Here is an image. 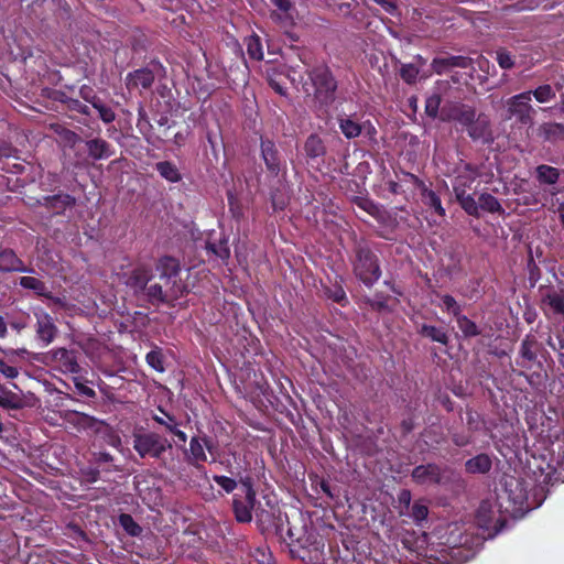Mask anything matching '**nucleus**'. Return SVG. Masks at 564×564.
Segmentation results:
<instances>
[{"instance_id": "nucleus-31", "label": "nucleus", "mask_w": 564, "mask_h": 564, "mask_svg": "<svg viewBox=\"0 0 564 564\" xmlns=\"http://www.w3.org/2000/svg\"><path fill=\"white\" fill-rule=\"evenodd\" d=\"M505 486L506 491L509 492V499L516 505L522 506L528 500V490L520 478L511 477Z\"/></svg>"}, {"instance_id": "nucleus-3", "label": "nucleus", "mask_w": 564, "mask_h": 564, "mask_svg": "<svg viewBox=\"0 0 564 564\" xmlns=\"http://www.w3.org/2000/svg\"><path fill=\"white\" fill-rule=\"evenodd\" d=\"M442 121H455L460 124L474 142L490 144L494 142V132L489 117L477 113L476 108L460 102L449 101L441 109Z\"/></svg>"}, {"instance_id": "nucleus-35", "label": "nucleus", "mask_w": 564, "mask_h": 564, "mask_svg": "<svg viewBox=\"0 0 564 564\" xmlns=\"http://www.w3.org/2000/svg\"><path fill=\"white\" fill-rule=\"evenodd\" d=\"M338 127L347 139H355L361 134L362 124L352 120L349 116L338 118Z\"/></svg>"}, {"instance_id": "nucleus-41", "label": "nucleus", "mask_w": 564, "mask_h": 564, "mask_svg": "<svg viewBox=\"0 0 564 564\" xmlns=\"http://www.w3.org/2000/svg\"><path fill=\"white\" fill-rule=\"evenodd\" d=\"M91 107L97 110L100 120L104 123H111L116 120V113L113 109L108 106L100 97L93 101Z\"/></svg>"}, {"instance_id": "nucleus-32", "label": "nucleus", "mask_w": 564, "mask_h": 564, "mask_svg": "<svg viewBox=\"0 0 564 564\" xmlns=\"http://www.w3.org/2000/svg\"><path fill=\"white\" fill-rule=\"evenodd\" d=\"M228 241V237L223 235L217 241L208 239L206 241L205 248L208 253L214 254L223 262H227V260L230 258V248Z\"/></svg>"}, {"instance_id": "nucleus-16", "label": "nucleus", "mask_w": 564, "mask_h": 564, "mask_svg": "<svg viewBox=\"0 0 564 564\" xmlns=\"http://www.w3.org/2000/svg\"><path fill=\"white\" fill-rule=\"evenodd\" d=\"M473 65V59L468 56L451 55L446 57H435L431 63L433 72L443 75L453 68H468Z\"/></svg>"}, {"instance_id": "nucleus-51", "label": "nucleus", "mask_w": 564, "mask_h": 564, "mask_svg": "<svg viewBox=\"0 0 564 564\" xmlns=\"http://www.w3.org/2000/svg\"><path fill=\"white\" fill-rule=\"evenodd\" d=\"M411 518L416 525H421L423 521L427 519L429 508L421 501H415L411 508Z\"/></svg>"}, {"instance_id": "nucleus-64", "label": "nucleus", "mask_w": 564, "mask_h": 564, "mask_svg": "<svg viewBox=\"0 0 564 564\" xmlns=\"http://www.w3.org/2000/svg\"><path fill=\"white\" fill-rule=\"evenodd\" d=\"M345 564H379V562L366 553H357L350 561H347Z\"/></svg>"}, {"instance_id": "nucleus-27", "label": "nucleus", "mask_w": 564, "mask_h": 564, "mask_svg": "<svg viewBox=\"0 0 564 564\" xmlns=\"http://www.w3.org/2000/svg\"><path fill=\"white\" fill-rule=\"evenodd\" d=\"M492 468V460L491 457L486 454L481 453L478 454L465 462V470L468 474L476 475V474H488Z\"/></svg>"}, {"instance_id": "nucleus-58", "label": "nucleus", "mask_w": 564, "mask_h": 564, "mask_svg": "<svg viewBox=\"0 0 564 564\" xmlns=\"http://www.w3.org/2000/svg\"><path fill=\"white\" fill-rule=\"evenodd\" d=\"M366 303L377 312L388 310V296L382 293H376L375 299H367Z\"/></svg>"}, {"instance_id": "nucleus-62", "label": "nucleus", "mask_w": 564, "mask_h": 564, "mask_svg": "<svg viewBox=\"0 0 564 564\" xmlns=\"http://www.w3.org/2000/svg\"><path fill=\"white\" fill-rule=\"evenodd\" d=\"M104 440L109 446L113 448L120 449L122 446V440L120 435L110 427H108L105 432Z\"/></svg>"}, {"instance_id": "nucleus-5", "label": "nucleus", "mask_w": 564, "mask_h": 564, "mask_svg": "<svg viewBox=\"0 0 564 564\" xmlns=\"http://www.w3.org/2000/svg\"><path fill=\"white\" fill-rule=\"evenodd\" d=\"M349 263L354 276L368 289H371L382 276L378 250L366 239L355 241Z\"/></svg>"}, {"instance_id": "nucleus-6", "label": "nucleus", "mask_w": 564, "mask_h": 564, "mask_svg": "<svg viewBox=\"0 0 564 564\" xmlns=\"http://www.w3.org/2000/svg\"><path fill=\"white\" fill-rule=\"evenodd\" d=\"M132 446L141 458L162 460L166 451L172 449V443L154 431L134 432Z\"/></svg>"}, {"instance_id": "nucleus-25", "label": "nucleus", "mask_w": 564, "mask_h": 564, "mask_svg": "<svg viewBox=\"0 0 564 564\" xmlns=\"http://www.w3.org/2000/svg\"><path fill=\"white\" fill-rule=\"evenodd\" d=\"M25 406V400L21 392H13L4 386H0V408L3 410H21Z\"/></svg>"}, {"instance_id": "nucleus-54", "label": "nucleus", "mask_w": 564, "mask_h": 564, "mask_svg": "<svg viewBox=\"0 0 564 564\" xmlns=\"http://www.w3.org/2000/svg\"><path fill=\"white\" fill-rule=\"evenodd\" d=\"M246 564H272L271 554L265 552L264 549L257 547L249 554Z\"/></svg>"}, {"instance_id": "nucleus-44", "label": "nucleus", "mask_w": 564, "mask_h": 564, "mask_svg": "<svg viewBox=\"0 0 564 564\" xmlns=\"http://www.w3.org/2000/svg\"><path fill=\"white\" fill-rule=\"evenodd\" d=\"M530 91L531 97L533 96L540 104L550 102L556 96L555 89L549 84L540 85L534 90Z\"/></svg>"}, {"instance_id": "nucleus-24", "label": "nucleus", "mask_w": 564, "mask_h": 564, "mask_svg": "<svg viewBox=\"0 0 564 564\" xmlns=\"http://www.w3.org/2000/svg\"><path fill=\"white\" fill-rule=\"evenodd\" d=\"M416 332L421 337L429 338L431 341L438 343L444 346L449 344L448 332L445 327L422 324L417 326Z\"/></svg>"}, {"instance_id": "nucleus-53", "label": "nucleus", "mask_w": 564, "mask_h": 564, "mask_svg": "<svg viewBox=\"0 0 564 564\" xmlns=\"http://www.w3.org/2000/svg\"><path fill=\"white\" fill-rule=\"evenodd\" d=\"M395 176L398 177V180L401 183L411 184L419 191H421L424 186H426V184L421 178H419L416 175H414L413 173L403 171V170H401L400 172H395Z\"/></svg>"}, {"instance_id": "nucleus-43", "label": "nucleus", "mask_w": 564, "mask_h": 564, "mask_svg": "<svg viewBox=\"0 0 564 564\" xmlns=\"http://www.w3.org/2000/svg\"><path fill=\"white\" fill-rule=\"evenodd\" d=\"M455 197L466 214L473 217H479L478 202L475 200L471 194L467 193Z\"/></svg>"}, {"instance_id": "nucleus-49", "label": "nucleus", "mask_w": 564, "mask_h": 564, "mask_svg": "<svg viewBox=\"0 0 564 564\" xmlns=\"http://www.w3.org/2000/svg\"><path fill=\"white\" fill-rule=\"evenodd\" d=\"M227 199H228V207L229 213L231 214L232 218L236 220H240L243 217V208L239 200V198L236 196V194L232 191L227 192Z\"/></svg>"}, {"instance_id": "nucleus-50", "label": "nucleus", "mask_w": 564, "mask_h": 564, "mask_svg": "<svg viewBox=\"0 0 564 564\" xmlns=\"http://www.w3.org/2000/svg\"><path fill=\"white\" fill-rule=\"evenodd\" d=\"M147 364L158 372H164L163 354L160 348L149 351L145 356Z\"/></svg>"}, {"instance_id": "nucleus-59", "label": "nucleus", "mask_w": 564, "mask_h": 564, "mask_svg": "<svg viewBox=\"0 0 564 564\" xmlns=\"http://www.w3.org/2000/svg\"><path fill=\"white\" fill-rule=\"evenodd\" d=\"M546 343L554 351H557L558 361L564 366V337L558 335L554 340L552 336H549Z\"/></svg>"}, {"instance_id": "nucleus-2", "label": "nucleus", "mask_w": 564, "mask_h": 564, "mask_svg": "<svg viewBox=\"0 0 564 564\" xmlns=\"http://www.w3.org/2000/svg\"><path fill=\"white\" fill-rule=\"evenodd\" d=\"M156 270L160 272L159 282H150L142 292L152 305L176 301L188 292L187 285L180 278L181 268L177 259L162 257Z\"/></svg>"}, {"instance_id": "nucleus-21", "label": "nucleus", "mask_w": 564, "mask_h": 564, "mask_svg": "<svg viewBox=\"0 0 564 564\" xmlns=\"http://www.w3.org/2000/svg\"><path fill=\"white\" fill-rule=\"evenodd\" d=\"M494 510L491 508V505L489 502L482 501L477 510L476 513V521L479 527L485 528L489 530L490 528L494 529L495 534L500 532L502 528L506 524V520L498 518L495 523L491 525L494 520Z\"/></svg>"}, {"instance_id": "nucleus-10", "label": "nucleus", "mask_w": 564, "mask_h": 564, "mask_svg": "<svg viewBox=\"0 0 564 564\" xmlns=\"http://www.w3.org/2000/svg\"><path fill=\"white\" fill-rule=\"evenodd\" d=\"M411 478L420 486H438L443 482V468L435 463L417 465L412 469Z\"/></svg>"}, {"instance_id": "nucleus-15", "label": "nucleus", "mask_w": 564, "mask_h": 564, "mask_svg": "<svg viewBox=\"0 0 564 564\" xmlns=\"http://www.w3.org/2000/svg\"><path fill=\"white\" fill-rule=\"evenodd\" d=\"M185 460L198 470H204V463L208 460L203 442V435H194L189 440V447L185 451Z\"/></svg>"}, {"instance_id": "nucleus-12", "label": "nucleus", "mask_w": 564, "mask_h": 564, "mask_svg": "<svg viewBox=\"0 0 564 564\" xmlns=\"http://www.w3.org/2000/svg\"><path fill=\"white\" fill-rule=\"evenodd\" d=\"M37 204L45 207L53 216H61L67 209L75 207L77 199L70 194L59 192L54 195L43 196L42 199L37 200Z\"/></svg>"}, {"instance_id": "nucleus-4", "label": "nucleus", "mask_w": 564, "mask_h": 564, "mask_svg": "<svg viewBox=\"0 0 564 564\" xmlns=\"http://www.w3.org/2000/svg\"><path fill=\"white\" fill-rule=\"evenodd\" d=\"M236 465L228 464L226 469L232 476L239 478L240 491L234 494L232 497V512L235 519L239 523H249L252 520V511L257 503V492L254 489V480L250 475V463L243 459H237L234 455Z\"/></svg>"}, {"instance_id": "nucleus-33", "label": "nucleus", "mask_w": 564, "mask_h": 564, "mask_svg": "<svg viewBox=\"0 0 564 564\" xmlns=\"http://www.w3.org/2000/svg\"><path fill=\"white\" fill-rule=\"evenodd\" d=\"M420 194L424 205L432 208L441 217H444L446 215V212L442 206L440 196L433 189L429 188L427 186H424L420 191Z\"/></svg>"}, {"instance_id": "nucleus-20", "label": "nucleus", "mask_w": 564, "mask_h": 564, "mask_svg": "<svg viewBox=\"0 0 564 564\" xmlns=\"http://www.w3.org/2000/svg\"><path fill=\"white\" fill-rule=\"evenodd\" d=\"M0 272L32 273L34 269L26 267L12 249H3L0 250Z\"/></svg>"}, {"instance_id": "nucleus-40", "label": "nucleus", "mask_w": 564, "mask_h": 564, "mask_svg": "<svg viewBox=\"0 0 564 564\" xmlns=\"http://www.w3.org/2000/svg\"><path fill=\"white\" fill-rule=\"evenodd\" d=\"M118 523L130 536H139L143 531L142 527L129 513H120L118 516Z\"/></svg>"}, {"instance_id": "nucleus-9", "label": "nucleus", "mask_w": 564, "mask_h": 564, "mask_svg": "<svg viewBox=\"0 0 564 564\" xmlns=\"http://www.w3.org/2000/svg\"><path fill=\"white\" fill-rule=\"evenodd\" d=\"M260 154L268 173L273 177L279 176L281 171L285 167V162L272 139L260 138Z\"/></svg>"}, {"instance_id": "nucleus-63", "label": "nucleus", "mask_w": 564, "mask_h": 564, "mask_svg": "<svg viewBox=\"0 0 564 564\" xmlns=\"http://www.w3.org/2000/svg\"><path fill=\"white\" fill-rule=\"evenodd\" d=\"M80 98L86 101L87 104H91L95 101L99 96L97 95L96 90L89 86V85H82L79 87L78 91Z\"/></svg>"}, {"instance_id": "nucleus-7", "label": "nucleus", "mask_w": 564, "mask_h": 564, "mask_svg": "<svg viewBox=\"0 0 564 564\" xmlns=\"http://www.w3.org/2000/svg\"><path fill=\"white\" fill-rule=\"evenodd\" d=\"M531 91H523L510 97L507 101L510 117H514L517 122L523 126L533 123L534 109L531 104Z\"/></svg>"}, {"instance_id": "nucleus-61", "label": "nucleus", "mask_w": 564, "mask_h": 564, "mask_svg": "<svg viewBox=\"0 0 564 564\" xmlns=\"http://www.w3.org/2000/svg\"><path fill=\"white\" fill-rule=\"evenodd\" d=\"M356 204L359 208L364 209L371 216H376L379 213V206L369 198L358 197Z\"/></svg>"}, {"instance_id": "nucleus-26", "label": "nucleus", "mask_w": 564, "mask_h": 564, "mask_svg": "<svg viewBox=\"0 0 564 564\" xmlns=\"http://www.w3.org/2000/svg\"><path fill=\"white\" fill-rule=\"evenodd\" d=\"M465 171L466 172L458 174L453 182L455 196L467 194L476 181V171L470 164L465 166Z\"/></svg>"}, {"instance_id": "nucleus-1", "label": "nucleus", "mask_w": 564, "mask_h": 564, "mask_svg": "<svg viewBox=\"0 0 564 564\" xmlns=\"http://www.w3.org/2000/svg\"><path fill=\"white\" fill-rule=\"evenodd\" d=\"M305 72L296 67H290L288 77L293 84H300L302 91L312 97L319 107H329L336 99L338 82L326 63H318L311 66L303 61Z\"/></svg>"}, {"instance_id": "nucleus-30", "label": "nucleus", "mask_w": 564, "mask_h": 564, "mask_svg": "<svg viewBox=\"0 0 564 564\" xmlns=\"http://www.w3.org/2000/svg\"><path fill=\"white\" fill-rule=\"evenodd\" d=\"M304 152L307 159L316 160L326 154V145L318 134L312 133L304 142Z\"/></svg>"}, {"instance_id": "nucleus-14", "label": "nucleus", "mask_w": 564, "mask_h": 564, "mask_svg": "<svg viewBox=\"0 0 564 564\" xmlns=\"http://www.w3.org/2000/svg\"><path fill=\"white\" fill-rule=\"evenodd\" d=\"M541 308L547 318L554 316L564 319V289H550L543 294Z\"/></svg>"}, {"instance_id": "nucleus-8", "label": "nucleus", "mask_w": 564, "mask_h": 564, "mask_svg": "<svg viewBox=\"0 0 564 564\" xmlns=\"http://www.w3.org/2000/svg\"><path fill=\"white\" fill-rule=\"evenodd\" d=\"M45 357L55 369L65 375L80 371L77 350L58 347L48 351Z\"/></svg>"}, {"instance_id": "nucleus-47", "label": "nucleus", "mask_w": 564, "mask_h": 564, "mask_svg": "<svg viewBox=\"0 0 564 564\" xmlns=\"http://www.w3.org/2000/svg\"><path fill=\"white\" fill-rule=\"evenodd\" d=\"M420 69L415 64H402L399 70L401 79L408 85H414L417 82Z\"/></svg>"}, {"instance_id": "nucleus-36", "label": "nucleus", "mask_w": 564, "mask_h": 564, "mask_svg": "<svg viewBox=\"0 0 564 564\" xmlns=\"http://www.w3.org/2000/svg\"><path fill=\"white\" fill-rule=\"evenodd\" d=\"M479 209L490 214L505 215V209L497 197L489 193H481L478 197Z\"/></svg>"}, {"instance_id": "nucleus-19", "label": "nucleus", "mask_w": 564, "mask_h": 564, "mask_svg": "<svg viewBox=\"0 0 564 564\" xmlns=\"http://www.w3.org/2000/svg\"><path fill=\"white\" fill-rule=\"evenodd\" d=\"M283 541L288 544L290 554L293 558L305 560L308 556L306 543L308 538L305 534L296 535L291 528H288Z\"/></svg>"}, {"instance_id": "nucleus-57", "label": "nucleus", "mask_w": 564, "mask_h": 564, "mask_svg": "<svg viewBox=\"0 0 564 564\" xmlns=\"http://www.w3.org/2000/svg\"><path fill=\"white\" fill-rule=\"evenodd\" d=\"M66 109L72 112L83 115L87 118L91 116L90 108L86 104L82 102L79 99L76 98H70V100H68Z\"/></svg>"}, {"instance_id": "nucleus-55", "label": "nucleus", "mask_w": 564, "mask_h": 564, "mask_svg": "<svg viewBox=\"0 0 564 564\" xmlns=\"http://www.w3.org/2000/svg\"><path fill=\"white\" fill-rule=\"evenodd\" d=\"M161 412L164 414V417L163 416H159V415H153V421H155L158 424L164 426V429L167 431V432H171L175 429V426H180V422H177L176 417L174 415H171L166 412H164L163 410H161Z\"/></svg>"}, {"instance_id": "nucleus-48", "label": "nucleus", "mask_w": 564, "mask_h": 564, "mask_svg": "<svg viewBox=\"0 0 564 564\" xmlns=\"http://www.w3.org/2000/svg\"><path fill=\"white\" fill-rule=\"evenodd\" d=\"M442 98L440 94H433L425 99V113L432 119H435L441 116L440 107H441Z\"/></svg>"}, {"instance_id": "nucleus-52", "label": "nucleus", "mask_w": 564, "mask_h": 564, "mask_svg": "<svg viewBox=\"0 0 564 564\" xmlns=\"http://www.w3.org/2000/svg\"><path fill=\"white\" fill-rule=\"evenodd\" d=\"M423 435L431 440L430 446L433 449H437L446 442V436L441 429H426Z\"/></svg>"}, {"instance_id": "nucleus-42", "label": "nucleus", "mask_w": 564, "mask_h": 564, "mask_svg": "<svg viewBox=\"0 0 564 564\" xmlns=\"http://www.w3.org/2000/svg\"><path fill=\"white\" fill-rule=\"evenodd\" d=\"M213 480L220 487L224 494H234L238 488L239 478L236 476L214 475Z\"/></svg>"}, {"instance_id": "nucleus-45", "label": "nucleus", "mask_w": 564, "mask_h": 564, "mask_svg": "<svg viewBox=\"0 0 564 564\" xmlns=\"http://www.w3.org/2000/svg\"><path fill=\"white\" fill-rule=\"evenodd\" d=\"M247 53L250 58L261 61L263 58L262 43L258 35L253 34L246 40Z\"/></svg>"}, {"instance_id": "nucleus-56", "label": "nucleus", "mask_w": 564, "mask_h": 564, "mask_svg": "<svg viewBox=\"0 0 564 564\" xmlns=\"http://www.w3.org/2000/svg\"><path fill=\"white\" fill-rule=\"evenodd\" d=\"M326 295L328 299L341 306H346L348 304L346 292L340 285H336L334 289L327 290Z\"/></svg>"}, {"instance_id": "nucleus-18", "label": "nucleus", "mask_w": 564, "mask_h": 564, "mask_svg": "<svg viewBox=\"0 0 564 564\" xmlns=\"http://www.w3.org/2000/svg\"><path fill=\"white\" fill-rule=\"evenodd\" d=\"M155 80L153 69L142 67L127 74L124 83L129 91L141 87L142 89H150Z\"/></svg>"}, {"instance_id": "nucleus-17", "label": "nucleus", "mask_w": 564, "mask_h": 564, "mask_svg": "<svg viewBox=\"0 0 564 564\" xmlns=\"http://www.w3.org/2000/svg\"><path fill=\"white\" fill-rule=\"evenodd\" d=\"M542 349L543 345L538 340L536 336L532 333L527 334L522 339L519 349V356L522 359V362L518 361V365L521 367H528L525 362H535Z\"/></svg>"}, {"instance_id": "nucleus-13", "label": "nucleus", "mask_w": 564, "mask_h": 564, "mask_svg": "<svg viewBox=\"0 0 564 564\" xmlns=\"http://www.w3.org/2000/svg\"><path fill=\"white\" fill-rule=\"evenodd\" d=\"M34 316L36 318V337L43 344V346H48L55 339L58 333L54 319L43 308L36 310L34 312Z\"/></svg>"}, {"instance_id": "nucleus-38", "label": "nucleus", "mask_w": 564, "mask_h": 564, "mask_svg": "<svg viewBox=\"0 0 564 564\" xmlns=\"http://www.w3.org/2000/svg\"><path fill=\"white\" fill-rule=\"evenodd\" d=\"M455 321L464 338H473L481 334L478 325L466 315L462 314Z\"/></svg>"}, {"instance_id": "nucleus-37", "label": "nucleus", "mask_w": 564, "mask_h": 564, "mask_svg": "<svg viewBox=\"0 0 564 564\" xmlns=\"http://www.w3.org/2000/svg\"><path fill=\"white\" fill-rule=\"evenodd\" d=\"M435 295L441 299V308L443 312L451 314L456 319L462 315L463 306L451 294H441L435 292Z\"/></svg>"}, {"instance_id": "nucleus-60", "label": "nucleus", "mask_w": 564, "mask_h": 564, "mask_svg": "<svg viewBox=\"0 0 564 564\" xmlns=\"http://www.w3.org/2000/svg\"><path fill=\"white\" fill-rule=\"evenodd\" d=\"M547 469H549V471L544 473L543 469L540 468L541 474L539 477L535 478V482L541 487L547 486V485H553L554 481L558 480L557 477H554L556 469L552 468L550 465H547Z\"/></svg>"}, {"instance_id": "nucleus-34", "label": "nucleus", "mask_w": 564, "mask_h": 564, "mask_svg": "<svg viewBox=\"0 0 564 564\" xmlns=\"http://www.w3.org/2000/svg\"><path fill=\"white\" fill-rule=\"evenodd\" d=\"M155 170L160 176L167 182L177 183L182 180L177 166L171 161H161L155 164Z\"/></svg>"}, {"instance_id": "nucleus-23", "label": "nucleus", "mask_w": 564, "mask_h": 564, "mask_svg": "<svg viewBox=\"0 0 564 564\" xmlns=\"http://www.w3.org/2000/svg\"><path fill=\"white\" fill-rule=\"evenodd\" d=\"M538 135L544 142L552 144L564 141V123L561 122H543L538 128Z\"/></svg>"}, {"instance_id": "nucleus-28", "label": "nucleus", "mask_w": 564, "mask_h": 564, "mask_svg": "<svg viewBox=\"0 0 564 564\" xmlns=\"http://www.w3.org/2000/svg\"><path fill=\"white\" fill-rule=\"evenodd\" d=\"M19 285L23 289L31 290L39 297L47 300L53 299L52 292L48 290L46 283L35 276L24 275L19 279Z\"/></svg>"}, {"instance_id": "nucleus-11", "label": "nucleus", "mask_w": 564, "mask_h": 564, "mask_svg": "<svg viewBox=\"0 0 564 564\" xmlns=\"http://www.w3.org/2000/svg\"><path fill=\"white\" fill-rule=\"evenodd\" d=\"M124 284L138 295L145 291V286L152 281V269L150 265L140 263L131 271L123 274Z\"/></svg>"}, {"instance_id": "nucleus-22", "label": "nucleus", "mask_w": 564, "mask_h": 564, "mask_svg": "<svg viewBox=\"0 0 564 564\" xmlns=\"http://www.w3.org/2000/svg\"><path fill=\"white\" fill-rule=\"evenodd\" d=\"M86 149L93 160H105L115 154L111 144L102 138L87 140Z\"/></svg>"}, {"instance_id": "nucleus-39", "label": "nucleus", "mask_w": 564, "mask_h": 564, "mask_svg": "<svg viewBox=\"0 0 564 564\" xmlns=\"http://www.w3.org/2000/svg\"><path fill=\"white\" fill-rule=\"evenodd\" d=\"M93 459L91 462L97 465L98 467H104L105 471H119L120 468L113 465L115 457L106 452V451H99L94 452L91 454Z\"/></svg>"}, {"instance_id": "nucleus-29", "label": "nucleus", "mask_w": 564, "mask_h": 564, "mask_svg": "<svg viewBox=\"0 0 564 564\" xmlns=\"http://www.w3.org/2000/svg\"><path fill=\"white\" fill-rule=\"evenodd\" d=\"M562 174L564 175V170L547 164L538 165L534 171L535 178L540 185H555Z\"/></svg>"}, {"instance_id": "nucleus-46", "label": "nucleus", "mask_w": 564, "mask_h": 564, "mask_svg": "<svg viewBox=\"0 0 564 564\" xmlns=\"http://www.w3.org/2000/svg\"><path fill=\"white\" fill-rule=\"evenodd\" d=\"M496 61L500 68L509 70L516 65V56L506 47H499L496 51Z\"/></svg>"}]
</instances>
